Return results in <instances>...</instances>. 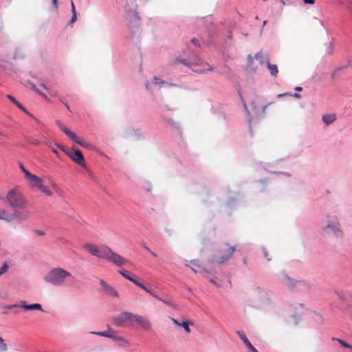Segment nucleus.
Wrapping results in <instances>:
<instances>
[{
    "label": "nucleus",
    "mask_w": 352,
    "mask_h": 352,
    "mask_svg": "<svg viewBox=\"0 0 352 352\" xmlns=\"http://www.w3.org/2000/svg\"><path fill=\"white\" fill-rule=\"evenodd\" d=\"M83 248L91 255L100 259H106L118 266H122L128 263L126 259L113 252L111 249L107 246L100 248L95 244L85 243L83 245Z\"/></svg>",
    "instance_id": "f257e3e1"
},
{
    "label": "nucleus",
    "mask_w": 352,
    "mask_h": 352,
    "mask_svg": "<svg viewBox=\"0 0 352 352\" xmlns=\"http://www.w3.org/2000/svg\"><path fill=\"white\" fill-rule=\"evenodd\" d=\"M72 278V274L62 267L51 269L43 277L45 282L54 287H60Z\"/></svg>",
    "instance_id": "f03ea898"
},
{
    "label": "nucleus",
    "mask_w": 352,
    "mask_h": 352,
    "mask_svg": "<svg viewBox=\"0 0 352 352\" xmlns=\"http://www.w3.org/2000/svg\"><path fill=\"white\" fill-rule=\"evenodd\" d=\"M6 200L9 206L14 209H24L28 207V202L21 192L14 188L6 194Z\"/></svg>",
    "instance_id": "7ed1b4c3"
},
{
    "label": "nucleus",
    "mask_w": 352,
    "mask_h": 352,
    "mask_svg": "<svg viewBox=\"0 0 352 352\" xmlns=\"http://www.w3.org/2000/svg\"><path fill=\"white\" fill-rule=\"evenodd\" d=\"M235 251V247L225 243L221 245L217 254L213 257V263L223 264L227 262Z\"/></svg>",
    "instance_id": "20e7f679"
},
{
    "label": "nucleus",
    "mask_w": 352,
    "mask_h": 352,
    "mask_svg": "<svg viewBox=\"0 0 352 352\" xmlns=\"http://www.w3.org/2000/svg\"><path fill=\"white\" fill-rule=\"evenodd\" d=\"M133 320V314L129 312H123L115 317L112 322L117 327H126L131 324Z\"/></svg>",
    "instance_id": "39448f33"
},
{
    "label": "nucleus",
    "mask_w": 352,
    "mask_h": 352,
    "mask_svg": "<svg viewBox=\"0 0 352 352\" xmlns=\"http://www.w3.org/2000/svg\"><path fill=\"white\" fill-rule=\"evenodd\" d=\"M30 186L32 188H36L46 196L50 197L52 195V192L47 186L44 185L43 180L41 177H38Z\"/></svg>",
    "instance_id": "423d86ee"
},
{
    "label": "nucleus",
    "mask_w": 352,
    "mask_h": 352,
    "mask_svg": "<svg viewBox=\"0 0 352 352\" xmlns=\"http://www.w3.org/2000/svg\"><path fill=\"white\" fill-rule=\"evenodd\" d=\"M74 152L66 153V154L76 163L82 167H85V162L84 157L81 151L78 149H74L72 148Z\"/></svg>",
    "instance_id": "0eeeda50"
},
{
    "label": "nucleus",
    "mask_w": 352,
    "mask_h": 352,
    "mask_svg": "<svg viewBox=\"0 0 352 352\" xmlns=\"http://www.w3.org/2000/svg\"><path fill=\"white\" fill-rule=\"evenodd\" d=\"M12 221L15 219L17 222L21 223L27 221L30 218V212L28 210H14L13 214L10 215Z\"/></svg>",
    "instance_id": "6e6552de"
},
{
    "label": "nucleus",
    "mask_w": 352,
    "mask_h": 352,
    "mask_svg": "<svg viewBox=\"0 0 352 352\" xmlns=\"http://www.w3.org/2000/svg\"><path fill=\"white\" fill-rule=\"evenodd\" d=\"M100 285L102 287L103 291L104 293L109 296L113 297V298H118L119 294L116 290V289L112 287L111 285H109L107 283H106L103 280H100Z\"/></svg>",
    "instance_id": "1a4fd4ad"
},
{
    "label": "nucleus",
    "mask_w": 352,
    "mask_h": 352,
    "mask_svg": "<svg viewBox=\"0 0 352 352\" xmlns=\"http://www.w3.org/2000/svg\"><path fill=\"white\" fill-rule=\"evenodd\" d=\"M91 333L96 334L102 337L109 338L116 341L122 340V338L118 336L116 332L112 329H109L107 331H92L91 332Z\"/></svg>",
    "instance_id": "9d476101"
},
{
    "label": "nucleus",
    "mask_w": 352,
    "mask_h": 352,
    "mask_svg": "<svg viewBox=\"0 0 352 352\" xmlns=\"http://www.w3.org/2000/svg\"><path fill=\"white\" fill-rule=\"evenodd\" d=\"M19 306L22 309H24L25 310H41L43 311L41 305L39 303H34L31 305H28L25 301L21 300L20 302L19 305H12L9 307V309L17 307Z\"/></svg>",
    "instance_id": "9b49d317"
},
{
    "label": "nucleus",
    "mask_w": 352,
    "mask_h": 352,
    "mask_svg": "<svg viewBox=\"0 0 352 352\" xmlns=\"http://www.w3.org/2000/svg\"><path fill=\"white\" fill-rule=\"evenodd\" d=\"M324 231L327 234L332 232L336 236H341L342 235V232L340 229L338 222L335 223L333 225L327 224L324 228Z\"/></svg>",
    "instance_id": "f8f14e48"
},
{
    "label": "nucleus",
    "mask_w": 352,
    "mask_h": 352,
    "mask_svg": "<svg viewBox=\"0 0 352 352\" xmlns=\"http://www.w3.org/2000/svg\"><path fill=\"white\" fill-rule=\"evenodd\" d=\"M133 319L145 330H149L151 329V322L146 318L142 316L133 315Z\"/></svg>",
    "instance_id": "ddd939ff"
},
{
    "label": "nucleus",
    "mask_w": 352,
    "mask_h": 352,
    "mask_svg": "<svg viewBox=\"0 0 352 352\" xmlns=\"http://www.w3.org/2000/svg\"><path fill=\"white\" fill-rule=\"evenodd\" d=\"M19 168L21 170V171L24 173L25 178L26 179L29 186H30L31 184H32L38 177L35 175L32 174L29 170H28L25 168V166L21 163L19 164Z\"/></svg>",
    "instance_id": "4468645a"
},
{
    "label": "nucleus",
    "mask_w": 352,
    "mask_h": 352,
    "mask_svg": "<svg viewBox=\"0 0 352 352\" xmlns=\"http://www.w3.org/2000/svg\"><path fill=\"white\" fill-rule=\"evenodd\" d=\"M237 334L250 351L252 352H258L256 349L250 342L243 331H239L237 332Z\"/></svg>",
    "instance_id": "2eb2a0df"
},
{
    "label": "nucleus",
    "mask_w": 352,
    "mask_h": 352,
    "mask_svg": "<svg viewBox=\"0 0 352 352\" xmlns=\"http://www.w3.org/2000/svg\"><path fill=\"white\" fill-rule=\"evenodd\" d=\"M56 124L59 129L66 134L70 139L73 140L74 138H76V134L67 128L60 120H56Z\"/></svg>",
    "instance_id": "dca6fc26"
},
{
    "label": "nucleus",
    "mask_w": 352,
    "mask_h": 352,
    "mask_svg": "<svg viewBox=\"0 0 352 352\" xmlns=\"http://www.w3.org/2000/svg\"><path fill=\"white\" fill-rule=\"evenodd\" d=\"M135 285L138 286L139 287L144 289L145 292H148V294H151L154 298L159 300H162V298L160 297L158 295H157L153 290L148 289L146 287L143 283L139 282L138 280H135L133 283Z\"/></svg>",
    "instance_id": "f3484780"
},
{
    "label": "nucleus",
    "mask_w": 352,
    "mask_h": 352,
    "mask_svg": "<svg viewBox=\"0 0 352 352\" xmlns=\"http://www.w3.org/2000/svg\"><path fill=\"white\" fill-rule=\"evenodd\" d=\"M266 65H267V69H269L270 74L273 76H276L278 73V67L275 64H271L270 63V58H269V56H266Z\"/></svg>",
    "instance_id": "a211bd4d"
},
{
    "label": "nucleus",
    "mask_w": 352,
    "mask_h": 352,
    "mask_svg": "<svg viewBox=\"0 0 352 352\" xmlns=\"http://www.w3.org/2000/svg\"><path fill=\"white\" fill-rule=\"evenodd\" d=\"M336 120L335 113L326 114L322 116V120L326 125L332 124Z\"/></svg>",
    "instance_id": "6ab92c4d"
},
{
    "label": "nucleus",
    "mask_w": 352,
    "mask_h": 352,
    "mask_svg": "<svg viewBox=\"0 0 352 352\" xmlns=\"http://www.w3.org/2000/svg\"><path fill=\"white\" fill-rule=\"evenodd\" d=\"M170 319H171V321L173 322V324H175V325H177L178 327H183L186 333H190V329L189 328V322L188 321L179 322L173 318H171Z\"/></svg>",
    "instance_id": "aec40b11"
},
{
    "label": "nucleus",
    "mask_w": 352,
    "mask_h": 352,
    "mask_svg": "<svg viewBox=\"0 0 352 352\" xmlns=\"http://www.w3.org/2000/svg\"><path fill=\"white\" fill-rule=\"evenodd\" d=\"M72 140L85 148H93V146L91 144L85 142L82 138H80L76 135V138H74Z\"/></svg>",
    "instance_id": "412c9836"
},
{
    "label": "nucleus",
    "mask_w": 352,
    "mask_h": 352,
    "mask_svg": "<svg viewBox=\"0 0 352 352\" xmlns=\"http://www.w3.org/2000/svg\"><path fill=\"white\" fill-rule=\"evenodd\" d=\"M0 220L5 221L6 222H10L12 218L9 212L3 208H0Z\"/></svg>",
    "instance_id": "4be33fe9"
},
{
    "label": "nucleus",
    "mask_w": 352,
    "mask_h": 352,
    "mask_svg": "<svg viewBox=\"0 0 352 352\" xmlns=\"http://www.w3.org/2000/svg\"><path fill=\"white\" fill-rule=\"evenodd\" d=\"M268 54H263L262 52H258L255 54L254 58L259 61L261 65L266 63V56Z\"/></svg>",
    "instance_id": "5701e85b"
},
{
    "label": "nucleus",
    "mask_w": 352,
    "mask_h": 352,
    "mask_svg": "<svg viewBox=\"0 0 352 352\" xmlns=\"http://www.w3.org/2000/svg\"><path fill=\"white\" fill-rule=\"evenodd\" d=\"M118 272L123 276L125 278H126L127 280H130L131 282H132L133 283H134V281L136 280L134 278H133L131 275H130V273L129 271L126 270H119Z\"/></svg>",
    "instance_id": "b1692460"
},
{
    "label": "nucleus",
    "mask_w": 352,
    "mask_h": 352,
    "mask_svg": "<svg viewBox=\"0 0 352 352\" xmlns=\"http://www.w3.org/2000/svg\"><path fill=\"white\" fill-rule=\"evenodd\" d=\"M71 8H72V19H71V23H74L77 20V13H76L74 3L72 0H71Z\"/></svg>",
    "instance_id": "393cba45"
},
{
    "label": "nucleus",
    "mask_w": 352,
    "mask_h": 352,
    "mask_svg": "<svg viewBox=\"0 0 352 352\" xmlns=\"http://www.w3.org/2000/svg\"><path fill=\"white\" fill-rule=\"evenodd\" d=\"M283 282L285 285H287L289 287H293L295 285V281H294L292 278H290L287 276H285L283 277Z\"/></svg>",
    "instance_id": "a878e982"
},
{
    "label": "nucleus",
    "mask_w": 352,
    "mask_h": 352,
    "mask_svg": "<svg viewBox=\"0 0 352 352\" xmlns=\"http://www.w3.org/2000/svg\"><path fill=\"white\" fill-rule=\"evenodd\" d=\"M248 67L250 70H256V67L253 66V58L251 56L248 57Z\"/></svg>",
    "instance_id": "bb28decb"
},
{
    "label": "nucleus",
    "mask_w": 352,
    "mask_h": 352,
    "mask_svg": "<svg viewBox=\"0 0 352 352\" xmlns=\"http://www.w3.org/2000/svg\"><path fill=\"white\" fill-rule=\"evenodd\" d=\"M352 1V0H338V3L340 5L344 6L346 7L347 10L349 8V3Z\"/></svg>",
    "instance_id": "cd10ccee"
},
{
    "label": "nucleus",
    "mask_w": 352,
    "mask_h": 352,
    "mask_svg": "<svg viewBox=\"0 0 352 352\" xmlns=\"http://www.w3.org/2000/svg\"><path fill=\"white\" fill-rule=\"evenodd\" d=\"M166 122L175 129L179 128V124L177 122L173 120L172 119H166Z\"/></svg>",
    "instance_id": "c85d7f7f"
},
{
    "label": "nucleus",
    "mask_w": 352,
    "mask_h": 352,
    "mask_svg": "<svg viewBox=\"0 0 352 352\" xmlns=\"http://www.w3.org/2000/svg\"><path fill=\"white\" fill-rule=\"evenodd\" d=\"M8 346L6 344L4 343L2 338H0V351H7Z\"/></svg>",
    "instance_id": "c756f323"
},
{
    "label": "nucleus",
    "mask_w": 352,
    "mask_h": 352,
    "mask_svg": "<svg viewBox=\"0 0 352 352\" xmlns=\"http://www.w3.org/2000/svg\"><path fill=\"white\" fill-rule=\"evenodd\" d=\"M338 341L339 342V343L340 344L341 346H342L343 347H345V348H348V349H352V345L346 343L345 341L344 340H342L340 339H338Z\"/></svg>",
    "instance_id": "7c9ffc66"
},
{
    "label": "nucleus",
    "mask_w": 352,
    "mask_h": 352,
    "mask_svg": "<svg viewBox=\"0 0 352 352\" xmlns=\"http://www.w3.org/2000/svg\"><path fill=\"white\" fill-rule=\"evenodd\" d=\"M8 136L0 131V144H3L6 142Z\"/></svg>",
    "instance_id": "2f4dec72"
},
{
    "label": "nucleus",
    "mask_w": 352,
    "mask_h": 352,
    "mask_svg": "<svg viewBox=\"0 0 352 352\" xmlns=\"http://www.w3.org/2000/svg\"><path fill=\"white\" fill-rule=\"evenodd\" d=\"M8 270V265L4 263L1 268L0 269V276L6 272Z\"/></svg>",
    "instance_id": "473e14b6"
},
{
    "label": "nucleus",
    "mask_w": 352,
    "mask_h": 352,
    "mask_svg": "<svg viewBox=\"0 0 352 352\" xmlns=\"http://www.w3.org/2000/svg\"><path fill=\"white\" fill-rule=\"evenodd\" d=\"M161 301L163 302L164 303L168 305V306L173 307V308L177 309V305L171 302L170 301L164 300L163 299Z\"/></svg>",
    "instance_id": "72a5a7b5"
},
{
    "label": "nucleus",
    "mask_w": 352,
    "mask_h": 352,
    "mask_svg": "<svg viewBox=\"0 0 352 352\" xmlns=\"http://www.w3.org/2000/svg\"><path fill=\"white\" fill-rule=\"evenodd\" d=\"M154 82L156 85L164 83V82H163L161 79H160L158 78H154Z\"/></svg>",
    "instance_id": "f704fd0d"
},
{
    "label": "nucleus",
    "mask_w": 352,
    "mask_h": 352,
    "mask_svg": "<svg viewBox=\"0 0 352 352\" xmlns=\"http://www.w3.org/2000/svg\"><path fill=\"white\" fill-rule=\"evenodd\" d=\"M304 3L313 5L315 3V0H303Z\"/></svg>",
    "instance_id": "c9c22d12"
},
{
    "label": "nucleus",
    "mask_w": 352,
    "mask_h": 352,
    "mask_svg": "<svg viewBox=\"0 0 352 352\" xmlns=\"http://www.w3.org/2000/svg\"><path fill=\"white\" fill-rule=\"evenodd\" d=\"M32 144H47V142L44 141V142H42L38 141V140H35L34 142H32Z\"/></svg>",
    "instance_id": "e433bc0d"
},
{
    "label": "nucleus",
    "mask_w": 352,
    "mask_h": 352,
    "mask_svg": "<svg viewBox=\"0 0 352 352\" xmlns=\"http://www.w3.org/2000/svg\"><path fill=\"white\" fill-rule=\"evenodd\" d=\"M144 248L148 252H150L153 256L156 257L157 256V254L153 252L149 248H148L147 246H144Z\"/></svg>",
    "instance_id": "4c0bfd02"
},
{
    "label": "nucleus",
    "mask_w": 352,
    "mask_h": 352,
    "mask_svg": "<svg viewBox=\"0 0 352 352\" xmlns=\"http://www.w3.org/2000/svg\"><path fill=\"white\" fill-rule=\"evenodd\" d=\"M7 98L10 100L12 102H13L14 103H16V100L11 95H8L7 96Z\"/></svg>",
    "instance_id": "58836bf2"
},
{
    "label": "nucleus",
    "mask_w": 352,
    "mask_h": 352,
    "mask_svg": "<svg viewBox=\"0 0 352 352\" xmlns=\"http://www.w3.org/2000/svg\"><path fill=\"white\" fill-rule=\"evenodd\" d=\"M33 89H34L36 92H37L38 94H39L40 95H41L43 97L46 98V96H45L43 93H42V92L39 91H38V89L34 87V86L33 87Z\"/></svg>",
    "instance_id": "ea45409f"
},
{
    "label": "nucleus",
    "mask_w": 352,
    "mask_h": 352,
    "mask_svg": "<svg viewBox=\"0 0 352 352\" xmlns=\"http://www.w3.org/2000/svg\"><path fill=\"white\" fill-rule=\"evenodd\" d=\"M19 108H20L21 109H22L23 111H25L24 107L18 102L16 101V103H14Z\"/></svg>",
    "instance_id": "a19ab883"
},
{
    "label": "nucleus",
    "mask_w": 352,
    "mask_h": 352,
    "mask_svg": "<svg viewBox=\"0 0 352 352\" xmlns=\"http://www.w3.org/2000/svg\"><path fill=\"white\" fill-rule=\"evenodd\" d=\"M131 17H134L135 19H139L138 16V12L136 11H134L133 14H131Z\"/></svg>",
    "instance_id": "79ce46f5"
},
{
    "label": "nucleus",
    "mask_w": 352,
    "mask_h": 352,
    "mask_svg": "<svg viewBox=\"0 0 352 352\" xmlns=\"http://www.w3.org/2000/svg\"><path fill=\"white\" fill-rule=\"evenodd\" d=\"M60 100L64 104V105L66 107V108L69 111H70V107H69V104L67 102H63L61 99H60Z\"/></svg>",
    "instance_id": "37998d69"
},
{
    "label": "nucleus",
    "mask_w": 352,
    "mask_h": 352,
    "mask_svg": "<svg viewBox=\"0 0 352 352\" xmlns=\"http://www.w3.org/2000/svg\"><path fill=\"white\" fill-rule=\"evenodd\" d=\"M271 104H272V103H269V104H266V105H265V106H263V113H265V110H266L267 107L269 105H270Z\"/></svg>",
    "instance_id": "c03bdc74"
},
{
    "label": "nucleus",
    "mask_w": 352,
    "mask_h": 352,
    "mask_svg": "<svg viewBox=\"0 0 352 352\" xmlns=\"http://www.w3.org/2000/svg\"><path fill=\"white\" fill-rule=\"evenodd\" d=\"M52 151L53 152V153H54L57 157H59V153L55 149V148H52Z\"/></svg>",
    "instance_id": "a18cd8bd"
},
{
    "label": "nucleus",
    "mask_w": 352,
    "mask_h": 352,
    "mask_svg": "<svg viewBox=\"0 0 352 352\" xmlns=\"http://www.w3.org/2000/svg\"><path fill=\"white\" fill-rule=\"evenodd\" d=\"M56 146H57V147H58V148H59L60 149H61L62 151H63L64 152H65V153H67V152L65 151V149H64V148H63V146L62 145H60V144H57Z\"/></svg>",
    "instance_id": "49530a36"
},
{
    "label": "nucleus",
    "mask_w": 352,
    "mask_h": 352,
    "mask_svg": "<svg viewBox=\"0 0 352 352\" xmlns=\"http://www.w3.org/2000/svg\"><path fill=\"white\" fill-rule=\"evenodd\" d=\"M52 3L53 5L57 8L58 7V5H57V0H52Z\"/></svg>",
    "instance_id": "de8ad7c7"
},
{
    "label": "nucleus",
    "mask_w": 352,
    "mask_h": 352,
    "mask_svg": "<svg viewBox=\"0 0 352 352\" xmlns=\"http://www.w3.org/2000/svg\"><path fill=\"white\" fill-rule=\"evenodd\" d=\"M191 42L195 45L197 44V41L195 38H192Z\"/></svg>",
    "instance_id": "09e8293b"
},
{
    "label": "nucleus",
    "mask_w": 352,
    "mask_h": 352,
    "mask_svg": "<svg viewBox=\"0 0 352 352\" xmlns=\"http://www.w3.org/2000/svg\"><path fill=\"white\" fill-rule=\"evenodd\" d=\"M302 89V87H295V90L298 91H300Z\"/></svg>",
    "instance_id": "8fccbe9b"
},
{
    "label": "nucleus",
    "mask_w": 352,
    "mask_h": 352,
    "mask_svg": "<svg viewBox=\"0 0 352 352\" xmlns=\"http://www.w3.org/2000/svg\"><path fill=\"white\" fill-rule=\"evenodd\" d=\"M285 95H291V94H287V93L283 94H278V98H280V97H282V96H285Z\"/></svg>",
    "instance_id": "3c124183"
},
{
    "label": "nucleus",
    "mask_w": 352,
    "mask_h": 352,
    "mask_svg": "<svg viewBox=\"0 0 352 352\" xmlns=\"http://www.w3.org/2000/svg\"><path fill=\"white\" fill-rule=\"evenodd\" d=\"M294 97L296 98H299L300 97V94H294Z\"/></svg>",
    "instance_id": "603ef678"
},
{
    "label": "nucleus",
    "mask_w": 352,
    "mask_h": 352,
    "mask_svg": "<svg viewBox=\"0 0 352 352\" xmlns=\"http://www.w3.org/2000/svg\"><path fill=\"white\" fill-rule=\"evenodd\" d=\"M41 86L46 90H49V88L45 84H42Z\"/></svg>",
    "instance_id": "864d4df0"
},
{
    "label": "nucleus",
    "mask_w": 352,
    "mask_h": 352,
    "mask_svg": "<svg viewBox=\"0 0 352 352\" xmlns=\"http://www.w3.org/2000/svg\"><path fill=\"white\" fill-rule=\"evenodd\" d=\"M243 263H244L245 265H247V258H243Z\"/></svg>",
    "instance_id": "5fc2aeb1"
},
{
    "label": "nucleus",
    "mask_w": 352,
    "mask_h": 352,
    "mask_svg": "<svg viewBox=\"0 0 352 352\" xmlns=\"http://www.w3.org/2000/svg\"><path fill=\"white\" fill-rule=\"evenodd\" d=\"M192 270L195 272H199V270H195V269H194V268H192Z\"/></svg>",
    "instance_id": "6e6d98bb"
},
{
    "label": "nucleus",
    "mask_w": 352,
    "mask_h": 352,
    "mask_svg": "<svg viewBox=\"0 0 352 352\" xmlns=\"http://www.w3.org/2000/svg\"><path fill=\"white\" fill-rule=\"evenodd\" d=\"M201 270H202L204 273H205V274L208 273L204 269H201Z\"/></svg>",
    "instance_id": "4d7b16f0"
},
{
    "label": "nucleus",
    "mask_w": 352,
    "mask_h": 352,
    "mask_svg": "<svg viewBox=\"0 0 352 352\" xmlns=\"http://www.w3.org/2000/svg\"><path fill=\"white\" fill-rule=\"evenodd\" d=\"M211 282L214 283V284H216V283L213 280H211Z\"/></svg>",
    "instance_id": "13d9d810"
}]
</instances>
